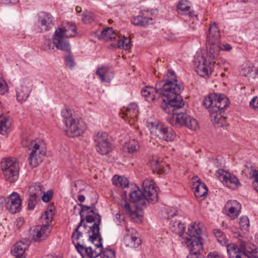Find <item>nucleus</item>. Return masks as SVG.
Here are the masks:
<instances>
[{
  "instance_id": "09e8293b",
  "label": "nucleus",
  "mask_w": 258,
  "mask_h": 258,
  "mask_svg": "<svg viewBox=\"0 0 258 258\" xmlns=\"http://www.w3.org/2000/svg\"><path fill=\"white\" fill-rule=\"evenodd\" d=\"M227 206H230L235 208H236V209L239 211L241 210L240 204L236 200L229 201L227 203Z\"/></svg>"
},
{
  "instance_id": "473e14b6",
  "label": "nucleus",
  "mask_w": 258,
  "mask_h": 258,
  "mask_svg": "<svg viewBox=\"0 0 258 258\" xmlns=\"http://www.w3.org/2000/svg\"><path fill=\"white\" fill-rule=\"evenodd\" d=\"M100 37L105 41H109L114 39L116 34L111 27H107L101 31Z\"/></svg>"
},
{
  "instance_id": "69168bd1",
  "label": "nucleus",
  "mask_w": 258,
  "mask_h": 258,
  "mask_svg": "<svg viewBox=\"0 0 258 258\" xmlns=\"http://www.w3.org/2000/svg\"><path fill=\"white\" fill-rule=\"evenodd\" d=\"M82 21L85 23H88L89 22V19L88 18V17L86 15H83L82 17Z\"/></svg>"
},
{
  "instance_id": "a18cd8bd",
  "label": "nucleus",
  "mask_w": 258,
  "mask_h": 258,
  "mask_svg": "<svg viewBox=\"0 0 258 258\" xmlns=\"http://www.w3.org/2000/svg\"><path fill=\"white\" fill-rule=\"evenodd\" d=\"M228 216L231 217V219H234L237 217L240 211L236 209V208L228 207Z\"/></svg>"
},
{
  "instance_id": "49530a36",
  "label": "nucleus",
  "mask_w": 258,
  "mask_h": 258,
  "mask_svg": "<svg viewBox=\"0 0 258 258\" xmlns=\"http://www.w3.org/2000/svg\"><path fill=\"white\" fill-rule=\"evenodd\" d=\"M8 91V88L7 86L6 83L2 79H0V93L1 94H4Z\"/></svg>"
},
{
  "instance_id": "c756f323",
  "label": "nucleus",
  "mask_w": 258,
  "mask_h": 258,
  "mask_svg": "<svg viewBox=\"0 0 258 258\" xmlns=\"http://www.w3.org/2000/svg\"><path fill=\"white\" fill-rule=\"evenodd\" d=\"M11 127V121L10 118L3 116L2 114L0 115V133L2 135H6L10 130Z\"/></svg>"
},
{
  "instance_id": "b1692460",
  "label": "nucleus",
  "mask_w": 258,
  "mask_h": 258,
  "mask_svg": "<svg viewBox=\"0 0 258 258\" xmlns=\"http://www.w3.org/2000/svg\"><path fill=\"white\" fill-rule=\"evenodd\" d=\"M28 241L24 239L16 243L11 250L12 254L15 256H25V250L29 245Z\"/></svg>"
},
{
  "instance_id": "9b49d317",
  "label": "nucleus",
  "mask_w": 258,
  "mask_h": 258,
  "mask_svg": "<svg viewBox=\"0 0 258 258\" xmlns=\"http://www.w3.org/2000/svg\"><path fill=\"white\" fill-rule=\"evenodd\" d=\"M96 150L101 155L108 154L113 150L111 143L109 141L108 135L105 132H99L94 137Z\"/></svg>"
},
{
  "instance_id": "bf43d9fd",
  "label": "nucleus",
  "mask_w": 258,
  "mask_h": 258,
  "mask_svg": "<svg viewBox=\"0 0 258 258\" xmlns=\"http://www.w3.org/2000/svg\"><path fill=\"white\" fill-rule=\"evenodd\" d=\"M196 199L199 201H202L207 197V195H194Z\"/></svg>"
},
{
  "instance_id": "864d4df0",
  "label": "nucleus",
  "mask_w": 258,
  "mask_h": 258,
  "mask_svg": "<svg viewBox=\"0 0 258 258\" xmlns=\"http://www.w3.org/2000/svg\"><path fill=\"white\" fill-rule=\"evenodd\" d=\"M131 41L127 37H123V45L122 48L127 50L131 48Z\"/></svg>"
},
{
  "instance_id": "338daca9",
  "label": "nucleus",
  "mask_w": 258,
  "mask_h": 258,
  "mask_svg": "<svg viewBox=\"0 0 258 258\" xmlns=\"http://www.w3.org/2000/svg\"><path fill=\"white\" fill-rule=\"evenodd\" d=\"M76 10L78 13H79L81 12L82 9L81 7L77 6L76 7Z\"/></svg>"
},
{
  "instance_id": "58836bf2",
  "label": "nucleus",
  "mask_w": 258,
  "mask_h": 258,
  "mask_svg": "<svg viewBox=\"0 0 258 258\" xmlns=\"http://www.w3.org/2000/svg\"><path fill=\"white\" fill-rule=\"evenodd\" d=\"M239 224L241 230L247 231L249 227V221L246 216H242L239 219Z\"/></svg>"
},
{
  "instance_id": "f8f14e48",
  "label": "nucleus",
  "mask_w": 258,
  "mask_h": 258,
  "mask_svg": "<svg viewBox=\"0 0 258 258\" xmlns=\"http://www.w3.org/2000/svg\"><path fill=\"white\" fill-rule=\"evenodd\" d=\"M112 182L114 185L118 187L126 189L123 191V194H137L138 191H141L139 186L135 184H130L127 178L124 176L115 175L112 178Z\"/></svg>"
},
{
  "instance_id": "0e129e2a",
  "label": "nucleus",
  "mask_w": 258,
  "mask_h": 258,
  "mask_svg": "<svg viewBox=\"0 0 258 258\" xmlns=\"http://www.w3.org/2000/svg\"><path fill=\"white\" fill-rule=\"evenodd\" d=\"M78 200L80 202H83L85 201V197L84 195H80L78 198Z\"/></svg>"
},
{
  "instance_id": "423d86ee",
  "label": "nucleus",
  "mask_w": 258,
  "mask_h": 258,
  "mask_svg": "<svg viewBox=\"0 0 258 258\" xmlns=\"http://www.w3.org/2000/svg\"><path fill=\"white\" fill-rule=\"evenodd\" d=\"M66 134L70 138L81 136L86 130L84 122L76 119L72 110L66 109Z\"/></svg>"
},
{
  "instance_id": "6ab92c4d",
  "label": "nucleus",
  "mask_w": 258,
  "mask_h": 258,
  "mask_svg": "<svg viewBox=\"0 0 258 258\" xmlns=\"http://www.w3.org/2000/svg\"><path fill=\"white\" fill-rule=\"evenodd\" d=\"M50 230V226L49 224L37 226L31 231L32 239L35 242H40L47 237Z\"/></svg>"
},
{
  "instance_id": "ddd939ff",
  "label": "nucleus",
  "mask_w": 258,
  "mask_h": 258,
  "mask_svg": "<svg viewBox=\"0 0 258 258\" xmlns=\"http://www.w3.org/2000/svg\"><path fill=\"white\" fill-rule=\"evenodd\" d=\"M195 61L196 66V72L201 77L204 78H208L213 71V64L211 61L206 60L203 55L198 56Z\"/></svg>"
},
{
  "instance_id": "6e6552de",
  "label": "nucleus",
  "mask_w": 258,
  "mask_h": 258,
  "mask_svg": "<svg viewBox=\"0 0 258 258\" xmlns=\"http://www.w3.org/2000/svg\"><path fill=\"white\" fill-rule=\"evenodd\" d=\"M1 168L6 180L11 182L16 181L19 175V163L15 161L7 158L1 162Z\"/></svg>"
},
{
  "instance_id": "ea45409f",
  "label": "nucleus",
  "mask_w": 258,
  "mask_h": 258,
  "mask_svg": "<svg viewBox=\"0 0 258 258\" xmlns=\"http://www.w3.org/2000/svg\"><path fill=\"white\" fill-rule=\"evenodd\" d=\"M38 200L37 195H29L28 200V208L29 210H34Z\"/></svg>"
},
{
  "instance_id": "f3484780",
  "label": "nucleus",
  "mask_w": 258,
  "mask_h": 258,
  "mask_svg": "<svg viewBox=\"0 0 258 258\" xmlns=\"http://www.w3.org/2000/svg\"><path fill=\"white\" fill-rule=\"evenodd\" d=\"M54 25L53 18L49 13H40L39 16V24L38 25L40 32L50 30Z\"/></svg>"
},
{
  "instance_id": "aec40b11",
  "label": "nucleus",
  "mask_w": 258,
  "mask_h": 258,
  "mask_svg": "<svg viewBox=\"0 0 258 258\" xmlns=\"http://www.w3.org/2000/svg\"><path fill=\"white\" fill-rule=\"evenodd\" d=\"M21 204L19 195H9L7 197L6 209L12 214H16L20 211Z\"/></svg>"
},
{
  "instance_id": "f03ea898",
  "label": "nucleus",
  "mask_w": 258,
  "mask_h": 258,
  "mask_svg": "<svg viewBox=\"0 0 258 258\" xmlns=\"http://www.w3.org/2000/svg\"><path fill=\"white\" fill-rule=\"evenodd\" d=\"M78 205L81 207L79 212L81 221L72 235L73 243L83 258H96L102 250V238L99 232L101 216L97 215V221L92 226L89 227L92 234L88 235V240L91 241L94 245L93 246H87L84 239L83 238L82 232L79 231V228L82 225V223L85 220V214H95L91 207L82 204H79Z\"/></svg>"
},
{
  "instance_id": "7ed1b4c3",
  "label": "nucleus",
  "mask_w": 258,
  "mask_h": 258,
  "mask_svg": "<svg viewBox=\"0 0 258 258\" xmlns=\"http://www.w3.org/2000/svg\"><path fill=\"white\" fill-rule=\"evenodd\" d=\"M126 196L127 195H121V198L123 201L120 204L125 210L126 213L133 217H138L137 211L145 208L147 202L154 204L158 200V195H128L130 202L134 204V206L131 207L126 201Z\"/></svg>"
},
{
  "instance_id": "3c124183",
  "label": "nucleus",
  "mask_w": 258,
  "mask_h": 258,
  "mask_svg": "<svg viewBox=\"0 0 258 258\" xmlns=\"http://www.w3.org/2000/svg\"><path fill=\"white\" fill-rule=\"evenodd\" d=\"M23 224H24L23 218L22 217H19L17 219H16V221H15L14 225H15V227L17 229H18L22 226Z\"/></svg>"
},
{
  "instance_id": "5701e85b",
  "label": "nucleus",
  "mask_w": 258,
  "mask_h": 258,
  "mask_svg": "<svg viewBox=\"0 0 258 258\" xmlns=\"http://www.w3.org/2000/svg\"><path fill=\"white\" fill-rule=\"evenodd\" d=\"M150 166L154 172L165 173L168 171V165L161 158L153 157L150 161Z\"/></svg>"
},
{
  "instance_id": "a19ab883",
  "label": "nucleus",
  "mask_w": 258,
  "mask_h": 258,
  "mask_svg": "<svg viewBox=\"0 0 258 258\" xmlns=\"http://www.w3.org/2000/svg\"><path fill=\"white\" fill-rule=\"evenodd\" d=\"M187 3L186 0H181L179 2L177 6L179 13L186 12L189 10L190 6L187 4Z\"/></svg>"
},
{
  "instance_id": "603ef678",
  "label": "nucleus",
  "mask_w": 258,
  "mask_h": 258,
  "mask_svg": "<svg viewBox=\"0 0 258 258\" xmlns=\"http://www.w3.org/2000/svg\"><path fill=\"white\" fill-rule=\"evenodd\" d=\"M97 215L98 214H95V216L94 217L93 215H90V214H87L85 219L86 220V222L88 223H92L95 221L94 223H95L97 221L96 218H98Z\"/></svg>"
},
{
  "instance_id": "680f3d73",
  "label": "nucleus",
  "mask_w": 258,
  "mask_h": 258,
  "mask_svg": "<svg viewBox=\"0 0 258 258\" xmlns=\"http://www.w3.org/2000/svg\"><path fill=\"white\" fill-rule=\"evenodd\" d=\"M19 0H5L3 3L6 5L15 4Z\"/></svg>"
},
{
  "instance_id": "c85d7f7f",
  "label": "nucleus",
  "mask_w": 258,
  "mask_h": 258,
  "mask_svg": "<svg viewBox=\"0 0 258 258\" xmlns=\"http://www.w3.org/2000/svg\"><path fill=\"white\" fill-rule=\"evenodd\" d=\"M132 23L136 26L146 27L153 23V19L143 16L139 15L134 17L132 19Z\"/></svg>"
},
{
  "instance_id": "7c9ffc66",
  "label": "nucleus",
  "mask_w": 258,
  "mask_h": 258,
  "mask_svg": "<svg viewBox=\"0 0 258 258\" xmlns=\"http://www.w3.org/2000/svg\"><path fill=\"white\" fill-rule=\"evenodd\" d=\"M76 62L73 55L71 53V47L69 43L66 41V65L72 70L76 66Z\"/></svg>"
},
{
  "instance_id": "4468645a",
  "label": "nucleus",
  "mask_w": 258,
  "mask_h": 258,
  "mask_svg": "<svg viewBox=\"0 0 258 258\" xmlns=\"http://www.w3.org/2000/svg\"><path fill=\"white\" fill-rule=\"evenodd\" d=\"M32 82L29 79L22 80L16 89V97L18 102H25L32 90Z\"/></svg>"
},
{
  "instance_id": "4be33fe9",
  "label": "nucleus",
  "mask_w": 258,
  "mask_h": 258,
  "mask_svg": "<svg viewBox=\"0 0 258 258\" xmlns=\"http://www.w3.org/2000/svg\"><path fill=\"white\" fill-rule=\"evenodd\" d=\"M207 108H209L211 120L213 123L223 127L226 121V118L223 114L224 111L218 109L217 107H208Z\"/></svg>"
},
{
  "instance_id": "f257e3e1",
  "label": "nucleus",
  "mask_w": 258,
  "mask_h": 258,
  "mask_svg": "<svg viewBox=\"0 0 258 258\" xmlns=\"http://www.w3.org/2000/svg\"><path fill=\"white\" fill-rule=\"evenodd\" d=\"M165 82L161 81L156 84L155 88L146 86L143 88L142 95L148 102H161V108L170 114L167 121L171 125H184L190 130L198 128L197 121L180 109L185 107V103L180 94L183 87L177 84L176 76L173 71H168Z\"/></svg>"
},
{
  "instance_id": "1a4fd4ad",
  "label": "nucleus",
  "mask_w": 258,
  "mask_h": 258,
  "mask_svg": "<svg viewBox=\"0 0 258 258\" xmlns=\"http://www.w3.org/2000/svg\"><path fill=\"white\" fill-rule=\"evenodd\" d=\"M52 42L48 40L44 44L45 49L48 51L57 50H64V29L62 27H58L56 29L52 36Z\"/></svg>"
},
{
  "instance_id": "f704fd0d",
  "label": "nucleus",
  "mask_w": 258,
  "mask_h": 258,
  "mask_svg": "<svg viewBox=\"0 0 258 258\" xmlns=\"http://www.w3.org/2000/svg\"><path fill=\"white\" fill-rule=\"evenodd\" d=\"M191 188L192 191L195 192H201V194H208V189L206 185L199 180L197 182L192 184Z\"/></svg>"
},
{
  "instance_id": "e2e57ef3",
  "label": "nucleus",
  "mask_w": 258,
  "mask_h": 258,
  "mask_svg": "<svg viewBox=\"0 0 258 258\" xmlns=\"http://www.w3.org/2000/svg\"><path fill=\"white\" fill-rule=\"evenodd\" d=\"M117 45L118 47L122 48V46L123 45V39L118 40L117 41Z\"/></svg>"
},
{
  "instance_id": "a878e982",
  "label": "nucleus",
  "mask_w": 258,
  "mask_h": 258,
  "mask_svg": "<svg viewBox=\"0 0 258 258\" xmlns=\"http://www.w3.org/2000/svg\"><path fill=\"white\" fill-rule=\"evenodd\" d=\"M28 192L29 194H53L54 191L52 189L43 186L40 182H35L29 186Z\"/></svg>"
},
{
  "instance_id": "2f4dec72",
  "label": "nucleus",
  "mask_w": 258,
  "mask_h": 258,
  "mask_svg": "<svg viewBox=\"0 0 258 258\" xmlns=\"http://www.w3.org/2000/svg\"><path fill=\"white\" fill-rule=\"evenodd\" d=\"M54 207L53 203L50 204L45 211L44 214L41 216V219L42 221L44 220L45 224H48L49 222H51L53 218L54 214Z\"/></svg>"
},
{
  "instance_id": "37998d69",
  "label": "nucleus",
  "mask_w": 258,
  "mask_h": 258,
  "mask_svg": "<svg viewBox=\"0 0 258 258\" xmlns=\"http://www.w3.org/2000/svg\"><path fill=\"white\" fill-rule=\"evenodd\" d=\"M86 186V183L82 180H78L75 182L74 188L73 189L75 192H80L84 190Z\"/></svg>"
},
{
  "instance_id": "c9c22d12",
  "label": "nucleus",
  "mask_w": 258,
  "mask_h": 258,
  "mask_svg": "<svg viewBox=\"0 0 258 258\" xmlns=\"http://www.w3.org/2000/svg\"><path fill=\"white\" fill-rule=\"evenodd\" d=\"M175 138V133L171 127L164 126L162 133V136L160 139L166 141H172Z\"/></svg>"
},
{
  "instance_id": "39448f33",
  "label": "nucleus",
  "mask_w": 258,
  "mask_h": 258,
  "mask_svg": "<svg viewBox=\"0 0 258 258\" xmlns=\"http://www.w3.org/2000/svg\"><path fill=\"white\" fill-rule=\"evenodd\" d=\"M220 31L216 22L210 25L209 33L206 38V47L208 55L211 59H215L220 54L222 46L219 44L220 38Z\"/></svg>"
},
{
  "instance_id": "5fc2aeb1",
  "label": "nucleus",
  "mask_w": 258,
  "mask_h": 258,
  "mask_svg": "<svg viewBox=\"0 0 258 258\" xmlns=\"http://www.w3.org/2000/svg\"><path fill=\"white\" fill-rule=\"evenodd\" d=\"M246 252L248 254L250 257L258 258V251H257L256 249H251V251L246 249Z\"/></svg>"
},
{
  "instance_id": "774afa93",
  "label": "nucleus",
  "mask_w": 258,
  "mask_h": 258,
  "mask_svg": "<svg viewBox=\"0 0 258 258\" xmlns=\"http://www.w3.org/2000/svg\"><path fill=\"white\" fill-rule=\"evenodd\" d=\"M255 239L257 242H258V234L255 236Z\"/></svg>"
},
{
  "instance_id": "79ce46f5",
  "label": "nucleus",
  "mask_w": 258,
  "mask_h": 258,
  "mask_svg": "<svg viewBox=\"0 0 258 258\" xmlns=\"http://www.w3.org/2000/svg\"><path fill=\"white\" fill-rule=\"evenodd\" d=\"M103 252V256L101 258H116L115 252L114 250L106 248L104 250L102 248L101 252L99 254L100 255Z\"/></svg>"
},
{
  "instance_id": "bb28decb",
  "label": "nucleus",
  "mask_w": 258,
  "mask_h": 258,
  "mask_svg": "<svg viewBox=\"0 0 258 258\" xmlns=\"http://www.w3.org/2000/svg\"><path fill=\"white\" fill-rule=\"evenodd\" d=\"M102 82H109L113 77V73L110 71L108 67H101L98 68L96 72Z\"/></svg>"
},
{
  "instance_id": "20e7f679",
  "label": "nucleus",
  "mask_w": 258,
  "mask_h": 258,
  "mask_svg": "<svg viewBox=\"0 0 258 258\" xmlns=\"http://www.w3.org/2000/svg\"><path fill=\"white\" fill-rule=\"evenodd\" d=\"M202 224L196 223L191 224L188 228L187 232L184 233L185 226L179 221H171L169 224L170 229L174 233L178 234L180 237H182V243L185 244L190 252V248L187 245V241L192 242L195 239L198 237V240L202 241L201 235L202 229L201 228Z\"/></svg>"
},
{
  "instance_id": "052dcab7",
  "label": "nucleus",
  "mask_w": 258,
  "mask_h": 258,
  "mask_svg": "<svg viewBox=\"0 0 258 258\" xmlns=\"http://www.w3.org/2000/svg\"><path fill=\"white\" fill-rule=\"evenodd\" d=\"M232 47L230 45L228 44H223L222 46L221 50H224L226 51H230L231 50Z\"/></svg>"
},
{
  "instance_id": "de8ad7c7",
  "label": "nucleus",
  "mask_w": 258,
  "mask_h": 258,
  "mask_svg": "<svg viewBox=\"0 0 258 258\" xmlns=\"http://www.w3.org/2000/svg\"><path fill=\"white\" fill-rule=\"evenodd\" d=\"M178 214V211L174 208H169L167 210V218L173 217Z\"/></svg>"
},
{
  "instance_id": "8fccbe9b",
  "label": "nucleus",
  "mask_w": 258,
  "mask_h": 258,
  "mask_svg": "<svg viewBox=\"0 0 258 258\" xmlns=\"http://www.w3.org/2000/svg\"><path fill=\"white\" fill-rule=\"evenodd\" d=\"M249 105L254 109L258 111V97H253L250 101Z\"/></svg>"
},
{
  "instance_id": "a211bd4d",
  "label": "nucleus",
  "mask_w": 258,
  "mask_h": 258,
  "mask_svg": "<svg viewBox=\"0 0 258 258\" xmlns=\"http://www.w3.org/2000/svg\"><path fill=\"white\" fill-rule=\"evenodd\" d=\"M127 233L125 234L123 242L126 247L134 248L139 246L141 243V240L135 229L126 228Z\"/></svg>"
},
{
  "instance_id": "e433bc0d",
  "label": "nucleus",
  "mask_w": 258,
  "mask_h": 258,
  "mask_svg": "<svg viewBox=\"0 0 258 258\" xmlns=\"http://www.w3.org/2000/svg\"><path fill=\"white\" fill-rule=\"evenodd\" d=\"M213 233L218 241L222 245L227 244L228 241L226 239L225 235L220 229H214L213 230Z\"/></svg>"
},
{
  "instance_id": "4d7b16f0",
  "label": "nucleus",
  "mask_w": 258,
  "mask_h": 258,
  "mask_svg": "<svg viewBox=\"0 0 258 258\" xmlns=\"http://www.w3.org/2000/svg\"><path fill=\"white\" fill-rule=\"evenodd\" d=\"M7 198H5L4 197H0V208L4 207H7Z\"/></svg>"
},
{
  "instance_id": "6e6d98bb",
  "label": "nucleus",
  "mask_w": 258,
  "mask_h": 258,
  "mask_svg": "<svg viewBox=\"0 0 258 258\" xmlns=\"http://www.w3.org/2000/svg\"><path fill=\"white\" fill-rule=\"evenodd\" d=\"M34 140H31L29 139H23L21 142L22 145L23 146V147H28L30 149V144Z\"/></svg>"
},
{
  "instance_id": "412c9836",
  "label": "nucleus",
  "mask_w": 258,
  "mask_h": 258,
  "mask_svg": "<svg viewBox=\"0 0 258 258\" xmlns=\"http://www.w3.org/2000/svg\"><path fill=\"white\" fill-rule=\"evenodd\" d=\"M138 109L137 105L135 103L130 104L124 111H123L121 117L128 119V123L133 124L137 119Z\"/></svg>"
},
{
  "instance_id": "13d9d810",
  "label": "nucleus",
  "mask_w": 258,
  "mask_h": 258,
  "mask_svg": "<svg viewBox=\"0 0 258 258\" xmlns=\"http://www.w3.org/2000/svg\"><path fill=\"white\" fill-rule=\"evenodd\" d=\"M53 195H43L42 200L44 202H48L52 198Z\"/></svg>"
},
{
  "instance_id": "c03bdc74",
  "label": "nucleus",
  "mask_w": 258,
  "mask_h": 258,
  "mask_svg": "<svg viewBox=\"0 0 258 258\" xmlns=\"http://www.w3.org/2000/svg\"><path fill=\"white\" fill-rule=\"evenodd\" d=\"M128 151L130 153H133L139 149L138 142L135 140H131L127 145Z\"/></svg>"
},
{
  "instance_id": "72a5a7b5",
  "label": "nucleus",
  "mask_w": 258,
  "mask_h": 258,
  "mask_svg": "<svg viewBox=\"0 0 258 258\" xmlns=\"http://www.w3.org/2000/svg\"><path fill=\"white\" fill-rule=\"evenodd\" d=\"M77 34V26L74 22L66 23V38L75 37Z\"/></svg>"
},
{
  "instance_id": "393cba45",
  "label": "nucleus",
  "mask_w": 258,
  "mask_h": 258,
  "mask_svg": "<svg viewBox=\"0 0 258 258\" xmlns=\"http://www.w3.org/2000/svg\"><path fill=\"white\" fill-rule=\"evenodd\" d=\"M144 192L141 194H157L159 192V188L157 186L153 180L146 179L142 183Z\"/></svg>"
},
{
  "instance_id": "4c0bfd02",
  "label": "nucleus",
  "mask_w": 258,
  "mask_h": 258,
  "mask_svg": "<svg viewBox=\"0 0 258 258\" xmlns=\"http://www.w3.org/2000/svg\"><path fill=\"white\" fill-rule=\"evenodd\" d=\"M255 69L253 66H246L241 68L240 73L245 77H250L254 74Z\"/></svg>"
},
{
  "instance_id": "9d476101",
  "label": "nucleus",
  "mask_w": 258,
  "mask_h": 258,
  "mask_svg": "<svg viewBox=\"0 0 258 258\" xmlns=\"http://www.w3.org/2000/svg\"><path fill=\"white\" fill-rule=\"evenodd\" d=\"M203 104L206 108L217 107L218 109L224 111L229 105V100L223 94L218 96L216 94H210L205 97Z\"/></svg>"
},
{
  "instance_id": "dca6fc26",
  "label": "nucleus",
  "mask_w": 258,
  "mask_h": 258,
  "mask_svg": "<svg viewBox=\"0 0 258 258\" xmlns=\"http://www.w3.org/2000/svg\"><path fill=\"white\" fill-rule=\"evenodd\" d=\"M219 173L220 180L229 188L236 189L241 185L239 179L236 176L225 172L222 170H219Z\"/></svg>"
},
{
  "instance_id": "cd10ccee",
  "label": "nucleus",
  "mask_w": 258,
  "mask_h": 258,
  "mask_svg": "<svg viewBox=\"0 0 258 258\" xmlns=\"http://www.w3.org/2000/svg\"><path fill=\"white\" fill-rule=\"evenodd\" d=\"M164 125L159 123L158 121L148 122V127L152 135L158 137L160 139L162 136Z\"/></svg>"
},
{
  "instance_id": "2eb2a0df",
  "label": "nucleus",
  "mask_w": 258,
  "mask_h": 258,
  "mask_svg": "<svg viewBox=\"0 0 258 258\" xmlns=\"http://www.w3.org/2000/svg\"><path fill=\"white\" fill-rule=\"evenodd\" d=\"M227 247V251L229 258H250L246 252L245 245L241 243L238 246L235 243H229L225 245Z\"/></svg>"
},
{
  "instance_id": "0eeeda50",
  "label": "nucleus",
  "mask_w": 258,
  "mask_h": 258,
  "mask_svg": "<svg viewBox=\"0 0 258 258\" xmlns=\"http://www.w3.org/2000/svg\"><path fill=\"white\" fill-rule=\"evenodd\" d=\"M30 145L29 164L35 167L42 161V157L46 155V147L44 142L39 140L33 141Z\"/></svg>"
}]
</instances>
